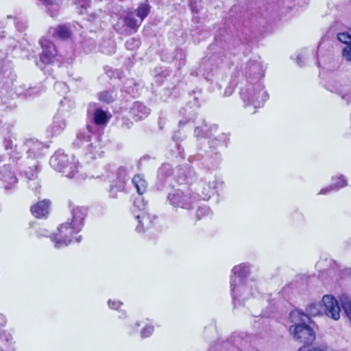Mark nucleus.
Instances as JSON below:
<instances>
[{
  "label": "nucleus",
  "instance_id": "nucleus-1",
  "mask_svg": "<svg viewBox=\"0 0 351 351\" xmlns=\"http://www.w3.org/2000/svg\"><path fill=\"white\" fill-rule=\"evenodd\" d=\"M269 10V7L250 10L242 21V35H238V40L232 39V35L226 29H219L215 34V43L208 46V52L203 58L197 71H192L191 75H202L208 81L211 80L217 73L223 58L231 54L232 50L240 43L247 42L251 32L265 27L277 14L276 11Z\"/></svg>",
  "mask_w": 351,
  "mask_h": 351
},
{
  "label": "nucleus",
  "instance_id": "nucleus-2",
  "mask_svg": "<svg viewBox=\"0 0 351 351\" xmlns=\"http://www.w3.org/2000/svg\"><path fill=\"white\" fill-rule=\"evenodd\" d=\"M16 79V74L12 71V63L8 58L7 55L0 51V116L3 112L11 111L16 108L12 101L7 99L4 100L12 88L14 82ZM13 125L10 123L2 124L0 120V134L4 135L2 145L9 156L10 165L19 167V172L24 166L27 167L26 162L21 161L23 153L19 149L17 145H14V138L11 132Z\"/></svg>",
  "mask_w": 351,
  "mask_h": 351
},
{
  "label": "nucleus",
  "instance_id": "nucleus-3",
  "mask_svg": "<svg viewBox=\"0 0 351 351\" xmlns=\"http://www.w3.org/2000/svg\"><path fill=\"white\" fill-rule=\"evenodd\" d=\"M290 319L293 325L290 326L289 332L296 341L305 345L311 344L315 339V332L313 329L307 324L310 317L307 314L295 310L290 313ZM298 351H333L330 347L321 344L317 346H302Z\"/></svg>",
  "mask_w": 351,
  "mask_h": 351
},
{
  "label": "nucleus",
  "instance_id": "nucleus-4",
  "mask_svg": "<svg viewBox=\"0 0 351 351\" xmlns=\"http://www.w3.org/2000/svg\"><path fill=\"white\" fill-rule=\"evenodd\" d=\"M26 149L29 162H26L27 167L24 166L21 170V175H23L29 184V187L35 192L39 193L40 185L38 180V173L40 171V165L36 158L44 154V150L47 149L45 145L36 138H27L23 142Z\"/></svg>",
  "mask_w": 351,
  "mask_h": 351
},
{
  "label": "nucleus",
  "instance_id": "nucleus-5",
  "mask_svg": "<svg viewBox=\"0 0 351 351\" xmlns=\"http://www.w3.org/2000/svg\"><path fill=\"white\" fill-rule=\"evenodd\" d=\"M71 219L60 225L58 233L51 236V240L55 242V247L59 249L63 246L69 245L74 234L79 233L84 227V221L87 215V210L84 207H73L71 211Z\"/></svg>",
  "mask_w": 351,
  "mask_h": 351
},
{
  "label": "nucleus",
  "instance_id": "nucleus-6",
  "mask_svg": "<svg viewBox=\"0 0 351 351\" xmlns=\"http://www.w3.org/2000/svg\"><path fill=\"white\" fill-rule=\"evenodd\" d=\"M191 99L189 101L186 107L182 108L180 110V113L182 115V119L180 120L178 126L179 130L172 136V140L175 143V145L178 149V154L181 158H184V149L182 147L180 142L182 141L185 135H182L180 130L184 127L191 128L196 123L197 112L196 110L201 105L200 101L202 100V90L195 89L192 93H189Z\"/></svg>",
  "mask_w": 351,
  "mask_h": 351
},
{
  "label": "nucleus",
  "instance_id": "nucleus-7",
  "mask_svg": "<svg viewBox=\"0 0 351 351\" xmlns=\"http://www.w3.org/2000/svg\"><path fill=\"white\" fill-rule=\"evenodd\" d=\"M72 146L75 149L82 148L86 156H90L91 159H95L101 156L100 136L93 131V126L87 124L86 128L79 130L76 133L75 138L72 143Z\"/></svg>",
  "mask_w": 351,
  "mask_h": 351
},
{
  "label": "nucleus",
  "instance_id": "nucleus-8",
  "mask_svg": "<svg viewBox=\"0 0 351 351\" xmlns=\"http://www.w3.org/2000/svg\"><path fill=\"white\" fill-rule=\"evenodd\" d=\"M239 95L245 106L261 108L268 99L269 95L262 83L241 82Z\"/></svg>",
  "mask_w": 351,
  "mask_h": 351
},
{
  "label": "nucleus",
  "instance_id": "nucleus-9",
  "mask_svg": "<svg viewBox=\"0 0 351 351\" xmlns=\"http://www.w3.org/2000/svg\"><path fill=\"white\" fill-rule=\"evenodd\" d=\"M188 160L189 162H196L200 168L213 171L220 167L222 156L220 152L217 149H204L199 148L195 154L189 157Z\"/></svg>",
  "mask_w": 351,
  "mask_h": 351
},
{
  "label": "nucleus",
  "instance_id": "nucleus-10",
  "mask_svg": "<svg viewBox=\"0 0 351 351\" xmlns=\"http://www.w3.org/2000/svg\"><path fill=\"white\" fill-rule=\"evenodd\" d=\"M51 167L62 173L66 177L72 178L77 173V163L73 155L69 156L62 149H58L51 157Z\"/></svg>",
  "mask_w": 351,
  "mask_h": 351
},
{
  "label": "nucleus",
  "instance_id": "nucleus-11",
  "mask_svg": "<svg viewBox=\"0 0 351 351\" xmlns=\"http://www.w3.org/2000/svg\"><path fill=\"white\" fill-rule=\"evenodd\" d=\"M166 192L167 193L166 204L173 208L191 210L194 208L195 199L191 191L171 187Z\"/></svg>",
  "mask_w": 351,
  "mask_h": 351
},
{
  "label": "nucleus",
  "instance_id": "nucleus-12",
  "mask_svg": "<svg viewBox=\"0 0 351 351\" xmlns=\"http://www.w3.org/2000/svg\"><path fill=\"white\" fill-rule=\"evenodd\" d=\"M252 284L249 285V282H235L230 284V291L234 304L241 306L243 305L245 300L249 299L251 296H255L258 293V289L254 280H251Z\"/></svg>",
  "mask_w": 351,
  "mask_h": 351
},
{
  "label": "nucleus",
  "instance_id": "nucleus-13",
  "mask_svg": "<svg viewBox=\"0 0 351 351\" xmlns=\"http://www.w3.org/2000/svg\"><path fill=\"white\" fill-rule=\"evenodd\" d=\"M141 21L136 18L133 9L123 11L117 22L114 25V29L121 34L129 35L137 32Z\"/></svg>",
  "mask_w": 351,
  "mask_h": 351
},
{
  "label": "nucleus",
  "instance_id": "nucleus-14",
  "mask_svg": "<svg viewBox=\"0 0 351 351\" xmlns=\"http://www.w3.org/2000/svg\"><path fill=\"white\" fill-rule=\"evenodd\" d=\"M245 78L243 82L262 83L265 76V69L262 62L256 60H250L245 66Z\"/></svg>",
  "mask_w": 351,
  "mask_h": 351
},
{
  "label": "nucleus",
  "instance_id": "nucleus-15",
  "mask_svg": "<svg viewBox=\"0 0 351 351\" xmlns=\"http://www.w3.org/2000/svg\"><path fill=\"white\" fill-rule=\"evenodd\" d=\"M129 169L127 167L121 166L116 171V178L110 182L108 190L112 198H117L119 192L125 191V184L129 180Z\"/></svg>",
  "mask_w": 351,
  "mask_h": 351
},
{
  "label": "nucleus",
  "instance_id": "nucleus-16",
  "mask_svg": "<svg viewBox=\"0 0 351 351\" xmlns=\"http://www.w3.org/2000/svg\"><path fill=\"white\" fill-rule=\"evenodd\" d=\"M40 44L42 47V52L40 54V60L36 62V65L43 69V65L52 63L57 55V50L54 44L47 39H41Z\"/></svg>",
  "mask_w": 351,
  "mask_h": 351
},
{
  "label": "nucleus",
  "instance_id": "nucleus-17",
  "mask_svg": "<svg viewBox=\"0 0 351 351\" xmlns=\"http://www.w3.org/2000/svg\"><path fill=\"white\" fill-rule=\"evenodd\" d=\"M173 174V168L171 165L167 163L162 164L158 170L157 180L155 183V187L158 191H167L171 187L170 182Z\"/></svg>",
  "mask_w": 351,
  "mask_h": 351
},
{
  "label": "nucleus",
  "instance_id": "nucleus-18",
  "mask_svg": "<svg viewBox=\"0 0 351 351\" xmlns=\"http://www.w3.org/2000/svg\"><path fill=\"white\" fill-rule=\"evenodd\" d=\"M322 301L326 315L334 320L339 319L341 307L337 300L331 295H326L322 298Z\"/></svg>",
  "mask_w": 351,
  "mask_h": 351
},
{
  "label": "nucleus",
  "instance_id": "nucleus-19",
  "mask_svg": "<svg viewBox=\"0 0 351 351\" xmlns=\"http://www.w3.org/2000/svg\"><path fill=\"white\" fill-rule=\"evenodd\" d=\"M231 272L230 281H232V283L234 284L235 282H249V278L251 274V265L247 263H243L235 265L232 269Z\"/></svg>",
  "mask_w": 351,
  "mask_h": 351
},
{
  "label": "nucleus",
  "instance_id": "nucleus-20",
  "mask_svg": "<svg viewBox=\"0 0 351 351\" xmlns=\"http://www.w3.org/2000/svg\"><path fill=\"white\" fill-rule=\"evenodd\" d=\"M217 183L218 181L217 179L213 180L212 182H206L201 180L197 184L195 189L199 197L204 200H208L213 195L215 194Z\"/></svg>",
  "mask_w": 351,
  "mask_h": 351
},
{
  "label": "nucleus",
  "instance_id": "nucleus-21",
  "mask_svg": "<svg viewBox=\"0 0 351 351\" xmlns=\"http://www.w3.org/2000/svg\"><path fill=\"white\" fill-rule=\"evenodd\" d=\"M150 108L141 101L134 102L130 108V114L136 121L146 119L150 114Z\"/></svg>",
  "mask_w": 351,
  "mask_h": 351
},
{
  "label": "nucleus",
  "instance_id": "nucleus-22",
  "mask_svg": "<svg viewBox=\"0 0 351 351\" xmlns=\"http://www.w3.org/2000/svg\"><path fill=\"white\" fill-rule=\"evenodd\" d=\"M10 165H5L0 167V181L5 183L4 185L5 190L13 189L18 182L14 172L10 170Z\"/></svg>",
  "mask_w": 351,
  "mask_h": 351
},
{
  "label": "nucleus",
  "instance_id": "nucleus-23",
  "mask_svg": "<svg viewBox=\"0 0 351 351\" xmlns=\"http://www.w3.org/2000/svg\"><path fill=\"white\" fill-rule=\"evenodd\" d=\"M135 218L138 220V223L136 227V232L143 233L154 225V221L156 217L149 215L147 212H143L136 215Z\"/></svg>",
  "mask_w": 351,
  "mask_h": 351
},
{
  "label": "nucleus",
  "instance_id": "nucleus-24",
  "mask_svg": "<svg viewBox=\"0 0 351 351\" xmlns=\"http://www.w3.org/2000/svg\"><path fill=\"white\" fill-rule=\"evenodd\" d=\"M161 59L168 62H174L176 67L180 69L185 64L186 53L182 49H176L169 56L168 53H163Z\"/></svg>",
  "mask_w": 351,
  "mask_h": 351
},
{
  "label": "nucleus",
  "instance_id": "nucleus-25",
  "mask_svg": "<svg viewBox=\"0 0 351 351\" xmlns=\"http://www.w3.org/2000/svg\"><path fill=\"white\" fill-rule=\"evenodd\" d=\"M217 129V126L216 125H213L208 127L206 121L204 120L201 125L196 126L195 128L194 135L198 140L202 138L209 139L213 136V132H215Z\"/></svg>",
  "mask_w": 351,
  "mask_h": 351
},
{
  "label": "nucleus",
  "instance_id": "nucleus-26",
  "mask_svg": "<svg viewBox=\"0 0 351 351\" xmlns=\"http://www.w3.org/2000/svg\"><path fill=\"white\" fill-rule=\"evenodd\" d=\"M50 201L43 199L31 206L30 210L32 215L37 218H46L49 214Z\"/></svg>",
  "mask_w": 351,
  "mask_h": 351
},
{
  "label": "nucleus",
  "instance_id": "nucleus-27",
  "mask_svg": "<svg viewBox=\"0 0 351 351\" xmlns=\"http://www.w3.org/2000/svg\"><path fill=\"white\" fill-rule=\"evenodd\" d=\"M108 119L109 117L106 111L103 110L101 108H97L93 112V123H90L93 126V131L95 132L97 126L106 124Z\"/></svg>",
  "mask_w": 351,
  "mask_h": 351
},
{
  "label": "nucleus",
  "instance_id": "nucleus-28",
  "mask_svg": "<svg viewBox=\"0 0 351 351\" xmlns=\"http://www.w3.org/2000/svg\"><path fill=\"white\" fill-rule=\"evenodd\" d=\"M66 127V122L60 114H56L53 118V123L51 126V132L53 136L60 134Z\"/></svg>",
  "mask_w": 351,
  "mask_h": 351
},
{
  "label": "nucleus",
  "instance_id": "nucleus-29",
  "mask_svg": "<svg viewBox=\"0 0 351 351\" xmlns=\"http://www.w3.org/2000/svg\"><path fill=\"white\" fill-rule=\"evenodd\" d=\"M229 140V135L225 133H221L217 137L213 138L211 136L208 141V149H217L219 146H227V142Z\"/></svg>",
  "mask_w": 351,
  "mask_h": 351
},
{
  "label": "nucleus",
  "instance_id": "nucleus-30",
  "mask_svg": "<svg viewBox=\"0 0 351 351\" xmlns=\"http://www.w3.org/2000/svg\"><path fill=\"white\" fill-rule=\"evenodd\" d=\"M40 1L47 9L51 17H54L58 14L60 8V4L62 0H38Z\"/></svg>",
  "mask_w": 351,
  "mask_h": 351
},
{
  "label": "nucleus",
  "instance_id": "nucleus-31",
  "mask_svg": "<svg viewBox=\"0 0 351 351\" xmlns=\"http://www.w3.org/2000/svg\"><path fill=\"white\" fill-rule=\"evenodd\" d=\"M53 36L60 40H66L71 37V31L66 25H59L53 29Z\"/></svg>",
  "mask_w": 351,
  "mask_h": 351
},
{
  "label": "nucleus",
  "instance_id": "nucleus-32",
  "mask_svg": "<svg viewBox=\"0 0 351 351\" xmlns=\"http://www.w3.org/2000/svg\"><path fill=\"white\" fill-rule=\"evenodd\" d=\"M178 176L182 180L189 183L195 177V172L193 168L185 165L178 169Z\"/></svg>",
  "mask_w": 351,
  "mask_h": 351
},
{
  "label": "nucleus",
  "instance_id": "nucleus-33",
  "mask_svg": "<svg viewBox=\"0 0 351 351\" xmlns=\"http://www.w3.org/2000/svg\"><path fill=\"white\" fill-rule=\"evenodd\" d=\"M147 202L144 199L143 197L139 196L135 198L133 204V207L132 208V212L134 216L136 217V215L139 213L147 212Z\"/></svg>",
  "mask_w": 351,
  "mask_h": 351
},
{
  "label": "nucleus",
  "instance_id": "nucleus-34",
  "mask_svg": "<svg viewBox=\"0 0 351 351\" xmlns=\"http://www.w3.org/2000/svg\"><path fill=\"white\" fill-rule=\"evenodd\" d=\"M42 91L40 86H34L32 87L25 88V85L19 87L18 94L24 95L25 97H35L39 95Z\"/></svg>",
  "mask_w": 351,
  "mask_h": 351
},
{
  "label": "nucleus",
  "instance_id": "nucleus-35",
  "mask_svg": "<svg viewBox=\"0 0 351 351\" xmlns=\"http://www.w3.org/2000/svg\"><path fill=\"white\" fill-rule=\"evenodd\" d=\"M337 179L339 180L337 182L333 183L332 184H331L328 187H326L324 189H322L319 191V194H320V195H326V194H327L328 192H330L331 191H337L339 189H341V188H342V187H343V186L347 185V182H346V180H345V178H344V177L343 176H340Z\"/></svg>",
  "mask_w": 351,
  "mask_h": 351
},
{
  "label": "nucleus",
  "instance_id": "nucleus-36",
  "mask_svg": "<svg viewBox=\"0 0 351 351\" xmlns=\"http://www.w3.org/2000/svg\"><path fill=\"white\" fill-rule=\"evenodd\" d=\"M147 1V0H145V3H139L138 8L136 10H133L135 12L136 16H137L141 22H143L150 12V5Z\"/></svg>",
  "mask_w": 351,
  "mask_h": 351
},
{
  "label": "nucleus",
  "instance_id": "nucleus-37",
  "mask_svg": "<svg viewBox=\"0 0 351 351\" xmlns=\"http://www.w3.org/2000/svg\"><path fill=\"white\" fill-rule=\"evenodd\" d=\"M341 306L351 324V299L345 295H342L339 298Z\"/></svg>",
  "mask_w": 351,
  "mask_h": 351
},
{
  "label": "nucleus",
  "instance_id": "nucleus-38",
  "mask_svg": "<svg viewBox=\"0 0 351 351\" xmlns=\"http://www.w3.org/2000/svg\"><path fill=\"white\" fill-rule=\"evenodd\" d=\"M155 82L158 85L163 84L165 80L169 75V72L164 71L162 67H156L153 70Z\"/></svg>",
  "mask_w": 351,
  "mask_h": 351
},
{
  "label": "nucleus",
  "instance_id": "nucleus-39",
  "mask_svg": "<svg viewBox=\"0 0 351 351\" xmlns=\"http://www.w3.org/2000/svg\"><path fill=\"white\" fill-rule=\"evenodd\" d=\"M138 83L134 82L132 80H130L127 81L123 88L128 94L130 95L133 97H135L138 94Z\"/></svg>",
  "mask_w": 351,
  "mask_h": 351
},
{
  "label": "nucleus",
  "instance_id": "nucleus-40",
  "mask_svg": "<svg viewBox=\"0 0 351 351\" xmlns=\"http://www.w3.org/2000/svg\"><path fill=\"white\" fill-rule=\"evenodd\" d=\"M132 182L136 187L138 194L140 195H142L146 189V181L140 175H136L133 177Z\"/></svg>",
  "mask_w": 351,
  "mask_h": 351
},
{
  "label": "nucleus",
  "instance_id": "nucleus-41",
  "mask_svg": "<svg viewBox=\"0 0 351 351\" xmlns=\"http://www.w3.org/2000/svg\"><path fill=\"white\" fill-rule=\"evenodd\" d=\"M192 37L195 42H200L202 40L205 39L208 37L210 34L209 32L206 29H201L199 27L195 28L191 31Z\"/></svg>",
  "mask_w": 351,
  "mask_h": 351
},
{
  "label": "nucleus",
  "instance_id": "nucleus-42",
  "mask_svg": "<svg viewBox=\"0 0 351 351\" xmlns=\"http://www.w3.org/2000/svg\"><path fill=\"white\" fill-rule=\"evenodd\" d=\"M101 51L106 54H112L115 52V45L112 40H104L103 43L100 45Z\"/></svg>",
  "mask_w": 351,
  "mask_h": 351
},
{
  "label": "nucleus",
  "instance_id": "nucleus-43",
  "mask_svg": "<svg viewBox=\"0 0 351 351\" xmlns=\"http://www.w3.org/2000/svg\"><path fill=\"white\" fill-rule=\"evenodd\" d=\"M14 25L16 30L20 32H24L28 27L27 19L22 17H15Z\"/></svg>",
  "mask_w": 351,
  "mask_h": 351
},
{
  "label": "nucleus",
  "instance_id": "nucleus-44",
  "mask_svg": "<svg viewBox=\"0 0 351 351\" xmlns=\"http://www.w3.org/2000/svg\"><path fill=\"white\" fill-rule=\"evenodd\" d=\"M105 16V12L99 10L97 12L89 14L88 16V20L92 23L97 24L102 21V19Z\"/></svg>",
  "mask_w": 351,
  "mask_h": 351
},
{
  "label": "nucleus",
  "instance_id": "nucleus-45",
  "mask_svg": "<svg viewBox=\"0 0 351 351\" xmlns=\"http://www.w3.org/2000/svg\"><path fill=\"white\" fill-rule=\"evenodd\" d=\"M211 213V210L209 207L206 206H199L195 211L196 219L199 220L204 217L210 216Z\"/></svg>",
  "mask_w": 351,
  "mask_h": 351
},
{
  "label": "nucleus",
  "instance_id": "nucleus-46",
  "mask_svg": "<svg viewBox=\"0 0 351 351\" xmlns=\"http://www.w3.org/2000/svg\"><path fill=\"white\" fill-rule=\"evenodd\" d=\"M99 98L100 101L106 104H110L114 101V95L113 91L105 90L99 93Z\"/></svg>",
  "mask_w": 351,
  "mask_h": 351
},
{
  "label": "nucleus",
  "instance_id": "nucleus-47",
  "mask_svg": "<svg viewBox=\"0 0 351 351\" xmlns=\"http://www.w3.org/2000/svg\"><path fill=\"white\" fill-rule=\"evenodd\" d=\"M140 45L141 42L139 39H136L135 38H130L125 43L126 49L132 51L138 49L140 47Z\"/></svg>",
  "mask_w": 351,
  "mask_h": 351
},
{
  "label": "nucleus",
  "instance_id": "nucleus-48",
  "mask_svg": "<svg viewBox=\"0 0 351 351\" xmlns=\"http://www.w3.org/2000/svg\"><path fill=\"white\" fill-rule=\"evenodd\" d=\"M341 56L344 60L351 63V40L342 49Z\"/></svg>",
  "mask_w": 351,
  "mask_h": 351
},
{
  "label": "nucleus",
  "instance_id": "nucleus-49",
  "mask_svg": "<svg viewBox=\"0 0 351 351\" xmlns=\"http://www.w3.org/2000/svg\"><path fill=\"white\" fill-rule=\"evenodd\" d=\"M236 75H232V80L230 82L229 84L226 88L223 96L228 97L230 96L232 93L234 92V88L236 85L237 84V82H236Z\"/></svg>",
  "mask_w": 351,
  "mask_h": 351
},
{
  "label": "nucleus",
  "instance_id": "nucleus-50",
  "mask_svg": "<svg viewBox=\"0 0 351 351\" xmlns=\"http://www.w3.org/2000/svg\"><path fill=\"white\" fill-rule=\"evenodd\" d=\"M154 331V326L151 324L145 325L141 331L140 336L142 339L149 337Z\"/></svg>",
  "mask_w": 351,
  "mask_h": 351
},
{
  "label": "nucleus",
  "instance_id": "nucleus-51",
  "mask_svg": "<svg viewBox=\"0 0 351 351\" xmlns=\"http://www.w3.org/2000/svg\"><path fill=\"white\" fill-rule=\"evenodd\" d=\"M54 89L58 93L64 95L69 90L67 85L64 82H57L54 84Z\"/></svg>",
  "mask_w": 351,
  "mask_h": 351
},
{
  "label": "nucleus",
  "instance_id": "nucleus-52",
  "mask_svg": "<svg viewBox=\"0 0 351 351\" xmlns=\"http://www.w3.org/2000/svg\"><path fill=\"white\" fill-rule=\"evenodd\" d=\"M2 43L6 45L8 49L13 50L17 47L18 42L13 37H8L3 40Z\"/></svg>",
  "mask_w": 351,
  "mask_h": 351
},
{
  "label": "nucleus",
  "instance_id": "nucleus-53",
  "mask_svg": "<svg viewBox=\"0 0 351 351\" xmlns=\"http://www.w3.org/2000/svg\"><path fill=\"white\" fill-rule=\"evenodd\" d=\"M200 3V1H197L196 0L190 1L189 7L193 14L199 13L201 8Z\"/></svg>",
  "mask_w": 351,
  "mask_h": 351
},
{
  "label": "nucleus",
  "instance_id": "nucleus-54",
  "mask_svg": "<svg viewBox=\"0 0 351 351\" xmlns=\"http://www.w3.org/2000/svg\"><path fill=\"white\" fill-rule=\"evenodd\" d=\"M337 38L340 42L343 43L346 45L347 43L351 41V34L347 32L339 33L337 34Z\"/></svg>",
  "mask_w": 351,
  "mask_h": 351
},
{
  "label": "nucleus",
  "instance_id": "nucleus-55",
  "mask_svg": "<svg viewBox=\"0 0 351 351\" xmlns=\"http://www.w3.org/2000/svg\"><path fill=\"white\" fill-rule=\"evenodd\" d=\"M306 312L313 316H315L319 314L318 305L316 303H311L308 305L306 308Z\"/></svg>",
  "mask_w": 351,
  "mask_h": 351
},
{
  "label": "nucleus",
  "instance_id": "nucleus-56",
  "mask_svg": "<svg viewBox=\"0 0 351 351\" xmlns=\"http://www.w3.org/2000/svg\"><path fill=\"white\" fill-rule=\"evenodd\" d=\"M0 339L5 341L6 343L9 344L12 341V335L6 330H0Z\"/></svg>",
  "mask_w": 351,
  "mask_h": 351
},
{
  "label": "nucleus",
  "instance_id": "nucleus-57",
  "mask_svg": "<svg viewBox=\"0 0 351 351\" xmlns=\"http://www.w3.org/2000/svg\"><path fill=\"white\" fill-rule=\"evenodd\" d=\"M108 305L110 308L119 311V308L123 305V303L121 301L109 300L108 301Z\"/></svg>",
  "mask_w": 351,
  "mask_h": 351
},
{
  "label": "nucleus",
  "instance_id": "nucleus-58",
  "mask_svg": "<svg viewBox=\"0 0 351 351\" xmlns=\"http://www.w3.org/2000/svg\"><path fill=\"white\" fill-rule=\"evenodd\" d=\"M36 234L38 238L47 237H49L51 238V236L53 235V234H50L49 232L45 228H40L39 230H37L36 231Z\"/></svg>",
  "mask_w": 351,
  "mask_h": 351
},
{
  "label": "nucleus",
  "instance_id": "nucleus-59",
  "mask_svg": "<svg viewBox=\"0 0 351 351\" xmlns=\"http://www.w3.org/2000/svg\"><path fill=\"white\" fill-rule=\"evenodd\" d=\"M133 125V123L130 121V119L126 117H123L121 119V127L123 129H130Z\"/></svg>",
  "mask_w": 351,
  "mask_h": 351
},
{
  "label": "nucleus",
  "instance_id": "nucleus-60",
  "mask_svg": "<svg viewBox=\"0 0 351 351\" xmlns=\"http://www.w3.org/2000/svg\"><path fill=\"white\" fill-rule=\"evenodd\" d=\"M306 57L302 54H300L296 58V63L300 67L305 65Z\"/></svg>",
  "mask_w": 351,
  "mask_h": 351
},
{
  "label": "nucleus",
  "instance_id": "nucleus-61",
  "mask_svg": "<svg viewBox=\"0 0 351 351\" xmlns=\"http://www.w3.org/2000/svg\"><path fill=\"white\" fill-rule=\"evenodd\" d=\"M75 4H79L82 8H86L89 5L90 0H74Z\"/></svg>",
  "mask_w": 351,
  "mask_h": 351
},
{
  "label": "nucleus",
  "instance_id": "nucleus-62",
  "mask_svg": "<svg viewBox=\"0 0 351 351\" xmlns=\"http://www.w3.org/2000/svg\"><path fill=\"white\" fill-rule=\"evenodd\" d=\"M7 324V318L5 315L0 313V329L4 327Z\"/></svg>",
  "mask_w": 351,
  "mask_h": 351
},
{
  "label": "nucleus",
  "instance_id": "nucleus-63",
  "mask_svg": "<svg viewBox=\"0 0 351 351\" xmlns=\"http://www.w3.org/2000/svg\"><path fill=\"white\" fill-rule=\"evenodd\" d=\"M140 326L141 323L139 322H136L133 326H131L132 331L130 332V333L132 334L135 332Z\"/></svg>",
  "mask_w": 351,
  "mask_h": 351
},
{
  "label": "nucleus",
  "instance_id": "nucleus-64",
  "mask_svg": "<svg viewBox=\"0 0 351 351\" xmlns=\"http://www.w3.org/2000/svg\"><path fill=\"white\" fill-rule=\"evenodd\" d=\"M151 157L148 155H146V156H143L141 159H140V161H139V165H143V162H145V161H147L149 159H150Z\"/></svg>",
  "mask_w": 351,
  "mask_h": 351
}]
</instances>
